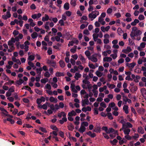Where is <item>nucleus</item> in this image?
Here are the masks:
<instances>
[{"mask_svg":"<svg viewBox=\"0 0 146 146\" xmlns=\"http://www.w3.org/2000/svg\"><path fill=\"white\" fill-rule=\"evenodd\" d=\"M8 45L11 46V50L8 49V51L9 52H11L15 48L14 47L13 44L11 40H9L8 42Z\"/></svg>","mask_w":146,"mask_h":146,"instance_id":"1","label":"nucleus"},{"mask_svg":"<svg viewBox=\"0 0 146 146\" xmlns=\"http://www.w3.org/2000/svg\"><path fill=\"white\" fill-rule=\"evenodd\" d=\"M95 56V54H94L91 57H88V58L89 60H91L92 62H96L98 61V59Z\"/></svg>","mask_w":146,"mask_h":146,"instance_id":"2","label":"nucleus"},{"mask_svg":"<svg viewBox=\"0 0 146 146\" xmlns=\"http://www.w3.org/2000/svg\"><path fill=\"white\" fill-rule=\"evenodd\" d=\"M94 13V11H92L91 13L89 15V18L92 19H91V21H93V19L97 17V15L96 14Z\"/></svg>","mask_w":146,"mask_h":146,"instance_id":"3","label":"nucleus"},{"mask_svg":"<svg viewBox=\"0 0 146 146\" xmlns=\"http://www.w3.org/2000/svg\"><path fill=\"white\" fill-rule=\"evenodd\" d=\"M47 63L50 64L51 66L54 68H55L56 65V62L53 60H48L47 61Z\"/></svg>","mask_w":146,"mask_h":146,"instance_id":"4","label":"nucleus"},{"mask_svg":"<svg viewBox=\"0 0 146 146\" xmlns=\"http://www.w3.org/2000/svg\"><path fill=\"white\" fill-rule=\"evenodd\" d=\"M49 101L52 102L56 103L58 102V100L56 98H55L52 96H51L49 98Z\"/></svg>","mask_w":146,"mask_h":146,"instance_id":"5","label":"nucleus"},{"mask_svg":"<svg viewBox=\"0 0 146 146\" xmlns=\"http://www.w3.org/2000/svg\"><path fill=\"white\" fill-rule=\"evenodd\" d=\"M128 108V106L125 105H124L123 107V110L125 111V113L126 114H128L129 113Z\"/></svg>","mask_w":146,"mask_h":146,"instance_id":"6","label":"nucleus"},{"mask_svg":"<svg viewBox=\"0 0 146 146\" xmlns=\"http://www.w3.org/2000/svg\"><path fill=\"white\" fill-rule=\"evenodd\" d=\"M141 92L142 95L144 97L146 96V89L145 88H142L141 89Z\"/></svg>","mask_w":146,"mask_h":146,"instance_id":"7","label":"nucleus"},{"mask_svg":"<svg viewBox=\"0 0 146 146\" xmlns=\"http://www.w3.org/2000/svg\"><path fill=\"white\" fill-rule=\"evenodd\" d=\"M86 129L85 127L83 125H81L79 130V131L80 133H83L85 131Z\"/></svg>","mask_w":146,"mask_h":146,"instance_id":"8","label":"nucleus"},{"mask_svg":"<svg viewBox=\"0 0 146 146\" xmlns=\"http://www.w3.org/2000/svg\"><path fill=\"white\" fill-rule=\"evenodd\" d=\"M64 8L66 10H68L70 8L69 4L68 3H65L64 5Z\"/></svg>","mask_w":146,"mask_h":146,"instance_id":"9","label":"nucleus"},{"mask_svg":"<svg viewBox=\"0 0 146 146\" xmlns=\"http://www.w3.org/2000/svg\"><path fill=\"white\" fill-rule=\"evenodd\" d=\"M112 60V58L110 57H105L103 58L104 62H110Z\"/></svg>","mask_w":146,"mask_h":146,"instance_id":"10","label":"nucleus"},{"mask_svg":"<svg viewBox=\"0 0 146 146\" xmlns=\"http://www.w3.org/2000/svg\"><path fill=\"white\" fill-rule=\"evenodd\" d=\"M81 75L78 73L76 72L75 73V76L74 77V78L76 80H78L79 78H80L81 77Z\"/></svg>","mask_w":146,"mask_h":146,"instance_id":"11","label":"nucleus"},{"mask_svg":"<svg viewBox=\"0 0 146 146\" xmlns=\"http://www.w3.org/2000/svg\"><path fill=\"white\" fill-rule=\"evenodd\" d=\"M24 82V81L22 79L20 78L19 80H17L16 81V83L19 85H21Z\"/></svg>","mask_w":146,"mask_h":146,"instance_id":"12","label":"nucleus"},{"mask_svg":"<svg viewBox=\"0 0 146 146\" xmlns=\"http://www.w3.org/2000/svg\"><path fill=\"white\" fill-rule=\"evenodd\" d=\"M137 131L138 133H141V134H143L144 132V130L141 127H138Z\"/></svg>","mask_w":146,"mask_h":146,"instance_id":"13","label":"nucleus"},{"mask_svg":"<svg viewBox=\"0 0 146 146\" xmlns=\"http://www.w3.org/2000/svg\"><path fill=\"white\" fill-rule=\"evenodd\" d=\"M123 132L125 135H128L129 134L130 132L131 131L130 129H124Z\"/></svg>","mask_w":146,"mask_h":146,"instance_id":"14","label":"nucleus"},{"mask_svg":"<svg viewBox=\"0 0 146 146\" xmlns=\"http://www.w3.org/2000/svg\"><path fill=\"white\" fill-rule=\"evenodd\" d=\"M93 39L94 41H96L98 39V38L99 36V35L98 34H94L93 35Z\"/></svg>","mask_w":146,"mask_h":146,"instance_id":"15","label":"nucleus"},{"mask_svg":"<svg viewBox=\"0 0 146 146\" xmlns=\"http://www.w3.org/2000/svg\"><path fill=\"white\" fill-rule=\"evenodd\" d=\"M45 17H43L42 18L43 21H47L49 19V16L46 14H45Z\"/></svg>","mask_w":146,"mask_h":146,"instance_id":"16","label":"nucleus"},{"mask_svg":"<svg viewBox=\"0 0 146 146\" xmlns=\"http://www.w3.org/2000/svg\"><path fill=\"white\" fill-rule=\"evenodd\" d=\"M103 20L104 19L103 18H102L100 17H99L98 21L99 22L101 23L102 25H104L106 23L105 22V21H104Z\"/></svg>","mask_w":146,"mask_h":146,"instance_id":"17","label":"nucleus"},{"mask_svg":"<svg viewBox=\"0 0 146 146\" xmlns=\"http://www.w3.org/2000/svg\"><path fill=\"white\" fill-rule=\"evenodd\" d=\"M77 0H71L70 3L73 7H75L76 5V1Z\"/></svg>","mask_w":146,"mask_h":146,"instance_id":"18","label":"nucleus"},{"mask_svg":"<svg viewBox=\"0 0 146 146\" xmlns=\"http://www.w3.org/2000/svg\"><path fill=\"white\" fill-rule=\"evenodd\" d=\"M59 63L60 64V66L62 68H64L65 66V63L64 61L62 60H61L59 62Z\"/></svg>","mask_w":146,"mask_h":146,"instance_id":"19","label":"nucleus"},{"mask_svg":"<svg viewBox=\"0 0 146 146\" xmlns=\"http://www.w3.org/2000/svg\"><path fill=\"white\" fill-rule=\"evenodd\" d=\"M2 79L4 80H5L7 81L9 80V78L6 75L4 74H3V75L2 76Z\"/></svg>","mask_w":146,"mask_h":146,"instance_id":"20","label":"nucleus"},{"mask_svg":"<svg viewBox=\"0 0 146 146\" xmlns=\"http://www.w3.org/2000/svg\"><path fill=\"white\" fill-rule=\"evenodd\" d=\"M125 128L126 127L132 128L133 127L132 125L129 122H127L125 124Z\"/></svg>","mask_w":146,"mask_h":146,"instance_id":"21","label":"nucleus"},{"mask_svg":"<svg viewBox=\"0 0 146 146\" xmlns=\"http://www.w3.org/2000/svg\"><path fill=\"white\" fill-rule=\"evenodd\" d=\"M31 36L32 37L33 39L37 38L38 36V35L37 33L35 32H34L31 35Z\"/></svg>","mask_w":146,"mask_h":146,"instance_id":"22","label":"nucleus"},{"mask_svg":"<svg viewBox=\"0 0 146 146\" xmlns=\"http://www.w3.org/2000/svg\"><path fill=\"white\" fill-rule=\"evenodd\" d=\"M134 33L136 36H137L138 35H141V32L140 30L138 29L136 31H135Z\"/></svg>","mask_w":146,"mask_h":146,"instance_id":"23","label":"nucleus"},{"mask_svg":"<svg viewBox=\"0 0 146 146\" xmlns=\"http://www.w3.org/2000/svg\"><path fill=\"white\" fill-rule=\"evenodd\" d=\"M50 127L53 130H56V131H58V128L55 125H51L50 126Z\"/></svg>","mask_w":146,"mask_h":146,"instance_id":"24","label":"nucleus"},{"mask_svg":"<svg viewBox=\"0 0 146 146\" xmlns=\"http://www.w3.org/2000/svg\"><path fill=\"white\" fill-rule=\"evenodd\" d=\"M64 75L63 73L57 72L56 73V76L57 77H60L61 76H64Z\"/></svg>","mask_w":146,"mask_h":146,"instance_id":"25","label":"nucleus"},{"mask_svg":"<svg viewBox=\"0 0 146 146\" xmlns=\"http://www.w3.org/2000/svg\"><path fill=\"white\" fill-rule=\"evenodd\" d=\"M130 36L131 38L133 40H134L135 38V36H136L134 32L133 31L131 32L130 34Z\"/></svg>","mask_w":146,"mask_h":146,"instance_id":"26","label":"nucleus"},{"mask_svg":"<svg viewBox=\"0 0 146 146\" xmlns=\"http://www.w3.org/2000/svg\"><path fill=\"white\" fill-rule=\"evenodd\" d=\"M129 40V44H130L132 46H134L135 45V44L133 41L130 38H129L128 39Z\"/></svg>","mask_w":146,"mask_h":146,"instance_id":"27","label":"nucleus"},{"mask_svg":"<svg viewBox=\"0 0 146 146\" xmlns=\"http://www.w3.org/2000/svg\"><path fill=\"white\" fill-rule=\"evenodd\" d=\"M35 58V56L34 55H31L29 56L28 59L31 61H32L34 60Z\"/></svg>","mask_w":146,"mask_h":146,"instance_id":"28","label":"nucleus"},{"mask_svg":"<svg viewBox=\"0 0 146 146\" xmlns=\"http://www.w3.org/2000/svg\"><path fill=\"white\" fill-rule=\"evenodd\" d=\"M96 75L99 77H101L103 75L102 73L99 72L98 71H97L96 72Z\"/></svg>","mask_w":146,"mask_h":146,"instance_id":"29","label":"nucleus"},{"mask_svg":"<svg viewBox=\"0 0 146 146\" xmlns=\"http://www.w3.org/2000/svg\"><path fill=\"white\" fill-rule=\"evenodd\" d=\"M48 81V79L47 78H46L44 79H42L41 80V82L43 84H45Z\"/></svg>","mask_w":146,"mask_h":146,"instance_id":"30","label":"nucleus"},{"mask_svg":"<svg viewBox=\"0 0 146 146\" xmlns=\"http://www.w3.org/2000/svg\"><path fill=\"white\" fill-rule=\"evenodd\" d=\"M35 91L36 93L39 95H42V92L39 90L38 89H35Z\"/></svg>","mask_w":146,"mask_h":146,"instance_id":"31","label":"nucleus"},{"mask_svg":"<svg viewBox=\"0 0 146 146\" xmlns=\"http://www.w3.org/2000/svg\"><path fill=\"white\" fill-rule=\"evenodd\" d=\"M85 23H87V24L86 25H85L84 24H82L80 26V29H84L86 27H87L88 26V23L87 22H85Z\"/></svg>","mask_w":146,"mask_h":146,"instance_id":"32","label":"nucleus"},{"mask_svg":"<svg viewBox=\"0 0 146 146\" xmlns=\"http://www.w3.org/2000/svg\"><path fill=\"white\" fill-rule=\"evenodd\" d=\"M111 70H112V72H110V74H112L113 72L114 74L115 75H117L118 74V72L117 70H115L114 71L113 69H111L110 70V71Z\"/></svg>","mask_w":146,"mask_h":146,"instance_id":"33","label":"nucleus"},{"mask_svg":"<svg viewBox=\"0 0 146 146\" xmlns=\"http://www.w3.org/2000/svg\"><path fill=\"white\" fill-rule=\"evenodd\" d=\"M118 142L117 140L116 139H114L113 141H111L110 142L112 143L113 145H116V143H117Z\"/></svg>","mask_w":146,"mask_h":146,"instance_id":"34","label":"nucleus"},{"mask_svg":"<svg viewBox=\"0 0 146 146\" xmlns=\"http://www.w3.org/2000/svg\"><path fill=\"white\" fill-rule=\"evenodd\" d=\"M115 131L114 129L112 128H109V130H108V132H107V133L109 134L111 133H113Z\"/></svg>","mask_w":146,"mask_h":146,"instance_id":"35","label":"nucleus"},{"mask_svg":"<svg viewBox=\"0 0 146 146\" xmlns=\"http://www.w3.org/2000/svg\"><path fill=\"white\" fill-rule=\"evenodd\" d=\"M120 123L122 124V129H124L125 128V121L124 119H122L120 121Z\"/></svg>","mask_w":146,"mask_h":146,"instance_id":"36","label":"nucleus"},{"mask_svg":"<svg viewBox=\"0 0 146 146\" xmlns=\"http://www.w3.org/2000/svg\"><path fill=\"white\" fill-rule=\"evenodd\" d=\"M42 70V68H37L36 69V71L37 73L40 74L41 71Z\"/></svg>","mask_w":146,"mask_h":146,"instance_id":"37","label":"nucleus"},{"mask_svg":"<svg viewBox=\"0 0 146 146\" xmlns=\"http://www.w3.org/2000/svg\"><path fill=\"white\" fill-rule=\"evenodd\" d=\"M107 114L108 118L109 119L111 120L113 119L112 114L111 113H107Z\"/></svg>","mask_w":146,"mask_h":146,"instance_id":"38","label":"nucleus"},{"mask_svg":"<svg viewBox=\"0 0 146 146\" xmlns=\"http://www.w3.org/2000/svg\"><path fill=\"white\" fill-rule=\"evenodd\" d=\"M92 91L94 93V95L95 97H97V96L98 92V91L94 90H92Z\"/></svg>","mask_w":146,"mask_h":146,"instance_id":"39","label":"nucleus"},{"mask_svg":"<svg viewBox=\"0 0 146 146\" xmlns=\"http://www.w3.org/2000/svg\"><path fill=\"white\" fill-rule=\"evenodd\" d=\"M58 23L60 24V25L61 26H63L64 25V20L62 19L60 20L59 21Z\"/></svg>","mask_w":146,"mask_h":146,"instance_id":"40","label":"nucleus"},{"mask_svg":"<svg viewBox=\"0 0 146 146\" xmlns=\"http://www.w3.org/2000/svg\"><path fill=\"white\" fill-rule=\"evenodd\" d=\"M39 129L42 132L46 133L47 132V131L45 128H43L42 127H40L39 128Z\"/></svg>","mask_w":146,"mask_h":146,"instance_id":"41","label":"nucleus"},{"mask_svg":"<svg viewBox=\"0 0 146 146\" xmlns=\"http://www.w3.org/2000/svg\"><path fill=\"white\" fill-rule=\"evenodd\" d=\"M11 111L12 112V113L14 115H16L17 113H18V110L17 109H15L14 111H13L12 110H11Z\"/></svg>","mask_w":146,"mask_h":146,"instance_id":"42","label":"nucleus"},{"mask_svg":"<svg viewBox=\"0 0 146 146\" xmlns=\"http://www.w3.org/2000/svg\"><path fill=\"white\" fill-rule=\"evenodd\" d=\"M85 54H86V56H87L88 57V58L89 57L88 56H89L90 55V54H91L89 50H88L86 51L85 52Z\"/></svg>","mask_w":146,"mask_h":146,"instance_id":"43","label":"nucleus"},{"mask_svg":"<svg viewBox=\"0 0 146 146\" xmlns=\"http://www.w3.org/2000/svg\"><path fill=\"white\" fill-rule=\"evenodd\" d=\"M123 102H125V104H126L127 103V101L128 98L125 96H123Z\"/></svg>","mask_w":146,"mask_h":146,"instance_id":"44","label":"nucleus"},{"mask_svg":"<svg viewBox=\"0 0 146 146\" xmlns=\"http://www.w3.org/2000/svg\"><path fill=\"white\" fill-rule=\"evenodd\" d=\"M102 129L104 131L107 133V132H108V128L106 126H103L102 128Z\"/></svg>","mask_w":146,"mask_h":146,"instance_id":"45","label":"nucleus"},{"mask_svg":"<svg viewBox=\"0 0 146 146\" xmlns=\"http://www.w3.org/2000/svg\"><path fill=\"white\" fill-rule=\"evenodd\" d=\"M37 100H40L41 102H44L45 100V99L43 96H41L40 98H37Z\"/></svg>","mask_w":146,"mask_h":146,"instance_id":"46","label":"nucleus"},{"mask_svg":"<svg viewBox=\"0 0 146 146\" xmlns=\"http://www.w3.org/2000/svg\"><path fill=\"white\" fill-rule=\"evenodd\" d=\"M47 53L49 55H51L52 53V50L51 48L50 47L47 50Z\"/></svg>","mask_w":146,"mask_h":146,"instance_id":"47","label":"nucleus"},{"mask_svg":"<svg viewBox=\"0 0 146 146\" xmlns=\"http://www.w3.org/2000/svg\"><path fill=\"white\" fill-rule=\"evenodd\" d=\"M81 125H83L84 127H87L88 126V122L84 121L82 123Z\"/></svg>","mask_w":146,"mask_h":146,"instance_id":"48","label":"nucleus"},{"mask_svg":"<svg viewBox=\"0 0 146 146\" xmlns=\"http://www.w3.org/2000/svg\"><path fill=\"white\" fill-rule=\"evenodd\" d=\"M68 129L71 131H72L74 129V125L72 124L70 125V126L69 127L68 126Z\"/></svg>","mask_w":146,"mask_h":146,"instance_id":"49","label":"nucleus"},{"mask_svg":"<svg viewBox=\"0 0 146 146\" xmlns=\"http://www.w3.org/2000/svg\"><path fill=\"white\" fill-rule=\"evenodd\" d=\"M44 76L48 78L50 76V74L49 73L48 71L46 72L44 74Z\"/></svg>","mask_w":146,"mask_h":146,"instance_id":"50","label":"nucleus"},{"mask_svg":"<svg viewBox=\"0 0 146 146\" xmlns=\"http://www.w3.org/2000/svg\"><path fill=\"white\" fill-rule=\"evenodd\" d=\"M125 80L128 81H132L133 80L132 78L130 77V76L129 75H127L125 78Z\"/></svg>","mask_w":146,"mask_h":146,"instance_id":"51","label":"nucleus"},{"mask_svg":"<svg viewBox=\"0 0 146 146\" xmlns=\"http://www.w3.org/2000/svg\"><path fill=\"white\" fill-rule=\"evenodd\" d=\"M136 63L135 62H133L132 63H131L129 64V67H131L132 68H133L134 66L135 65Z\"/></svg>","mask_w":146,"mask_h":146,"instance_id":"52","label":"nucleus"},{"mask_svg":"<svg viewBox=\"0 0 146 146\" xmlns=\"http://www.w3.org/2000/svg\"><path fill=\"white\" fill-rule=\"evenodd\" d=\"M138 19L140 20H142L145 19V17L143 15H140L139 16Z\"/></svg>","mask_w":146,"mask_h":146,"instance_id":"53","label":"nucleus"},{"mask_svg":"<svg viewBox=\"0 0 146 146\" xmlns=\"http://www.w3.org/2000/svg\"><path fill=\"white\" fill-rule=\"evenodd\" d=\"M100 105L102 107H103L104 108H106V104L104 102H101L100 104Z\"/></svg>","mask_w":146,"mask_h":146,"instance_id":"54","label":"nucleus"},{"mask_svg":"<svg viewBox=\"0 0 146 146\" xmlns=\"http://www.w3.org/2000/svg\"><path fill=\"white\" fill-rule=\"evenodd\" d=\"M115 105L114 102H111L109 104V106H110V108L114 107L115 106Z\"/></svg>","mask_w":146,"mask_h":146,"instance_id":"55","label":"nucleus"},{"mask_svg":"<svg viewBox=\"0 0 146 146\" xmlns=\"http://www.w3.org/2000/svg\"><path fill=\"white\" fill-rule=\"evenodd\" d=\"M49 107H50L51 110L53 111H55V108L53 104L50 105Z\"/></svg>","mask_w":146,"mask_h":146,"instance_id":"56","label":"nucleus"},{"mask_svg":"<svg viewBox=\"0 0 146 146\" xmlns=\"http://www.w3.org/2000/svg\"><path fill=\"white\" fill-rule=\"evenodd\" d=\"M66 14L68 16H70L72 14L71 12L69 11H67L65 12Z\"/></svg>","mask_w":146,"mask_h":146,"instance_id":"57","label":"nucleus"},{"mask_svg":"<svg viewBox=\"0 0 146 146\" xmlns=\"http://www.w3.org/2000/svg\"><path fill=\"white\" fill-rule=\"evenodd\" d=\"M28 64L31 67H33L34 66V64L31 61H29Z\"/></svg>","mask_w":146,"mask_h":146,"instance_id":"58","label":"nucleus"},{"mask_svg":"<svg viewBox=\"0 0 146 146\" xmlns=\"http://www.w3.org/2000/svg\"><path fill=\"white\" fill-rule=\"evenodd\" d=\"M114 16L116 17L117 18H119L121 17V14L120 13H117L114 14Z\"/></svg>","mask_w":146,"mask_h":146,"instance_id":"59","label":"nucleus"},{"mask_svg":"<svg viewBox=\"0 0 146 146\" xmlns=\"http://www.w3.org/2000/svg\"><path fill=\"white\" fill-rule=\"evenodd\" d=\"M102 134L103 135L106 139H109L110 137L109 136L106 134V133H103Z\"/></svg>","mask_w":146,"mask_h":146,"instance_id":"60","label":"nucleus"},{"mask_svg":"<svg viewBox=\"0 0 146 146\" xmlns=\"http://www.w3.org/2000/svg\"><path fill=\"white\" fill-rule=\"evenodd\" d=\"M145 42H142L141 43L140 46L141 48H143L145 47Z\"/></svg>","mask_w":146,"mask_h":146,"instance_id":"61","label":"nucleus"},{"mask_svg":"<svg viewBox=\"0 0 146 146\" xmlns=\"http://www.w3.org/2000/svg\"><path fill=\"white\" fill-rule=\"evenodd\" d=\"M125 138L128 140H130L131 139V137L129 136L128 135L125 136Z\"/></svg>","mask_w":146,"mask_h":146,"instance_id":"62","label":"nucleus"},{"mask_svg":"<svg viewBox=\"0 0 146 146\" xmlns=\"http://www.w3.org/2000/svg\"><path fill=\"white\" fill-rule=\"evenodd\" d=\"M89 66L92 69H94L96 68L95 66H94V65L92 64H89Z\"/></svg>","mask_w":146,"mask_h":146,"instance_id":"63","label":"nucleus"},{"mask_svg":"<svg viewBox=\"0 0 146 146\" xmlns=\"http://www.w3.org/2000/svg\"><path fill=\"white\" fill-rule=\"evenodd\" d=\"M30 8L32 9H35L36 8V7L34 4H32L30 6Z\"/></svg>","mask_w":146,"mask_h":146,"instance_id":"64","label":"nucleus"}]
</instances>
